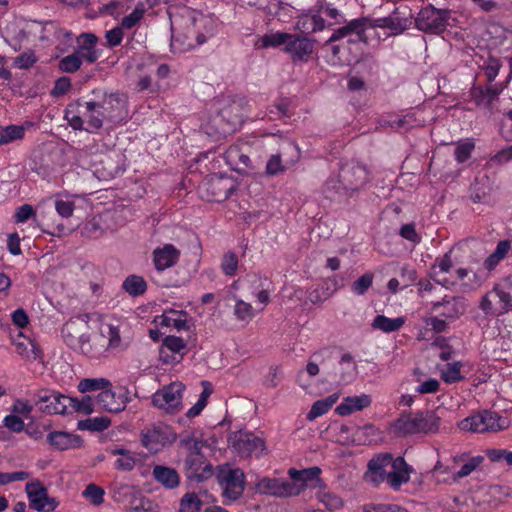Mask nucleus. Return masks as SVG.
<instances>
[{
    "label": "nucleus",
    "mask_w": 512,
    "mask_h": 512,
    "mask_svg": "<svg viewBox=\"0 0 512 512\" xmlns=\"http://www.w3.org/2000/svg\"><path fill=\"white\" fill-rule=\"evenodd\" d=\"M47 442L56 450L64 451L78 448L82 445V439L79 435H74L64 431H52L47 435Z\"/></svg>",
    "instance_id": "obj_27"
},
{
    "label": "nucleus",
    "mask_w": 512,
    "mask_h": 512,
    "mask_svg": "<svg viewBox=\"0 0 512 512\" xmlns=\"http://www.w3.org/2000/svg\"><path fill=\"white\" fill-rule=\"evenodd\" d=\"M71 88V80L68 77H60L56 80L55 85L51 91V94L55 97L65 95Z\"/></svg>",
    "instance_id": "obj_64"
},
{
    "label": "nucleus",
    "mask_w": 512,
    "mask_h": 512,
    "mask_svg": "<svg viewBox=\"0 0 512 512\" xmlns=\"http://www.w3.org/2000/svg\"><path fill=\"white\" fill-rule=\"evenodd\" d=\"M285 170L279 154L271 155L266 163V174L270 176L277 175Z\"/></svg>",
    "instance_id": "obj_61"
},
{
    "label": "nucleus",
    "mask_w": 512,
    "mask_h": 512,
    "mask_svg": "<svg viewBox=\"0 0 512 512\" xmlns=\"http://www.w3.org/2000/svg\"><path fill=\"white\" fill-rule=\"evenodd\" d=\"M359 428L355 425L341 424L337 433V441L342 444L354 442V430Z\"/></svg>",
    "instance_id": "obj_58"
},
{
    "label": "nucleus",
    "mask_w": 512,
    "mask_h": 512,
    "mask_svg": "<svg viewBox=\"0 0 512 512\" xmlns=\"http://www.w3.org/2000/svg\"><path fill=\"white\" fill-rule=\"evenodd\" d=\"M337 399H338L337 395H330L324 399L317 400L316 402H314L310 411L308 412L307 419L309 421H313L316 418L327 413L332 408V406L336 403Z\"/></svg>",
    "instance_id": "obj_42"
},
{
    "label": "nucleus",
    "mask_w": 512,
    "mask_h": 512,
    "mask_svg": "<svg viewBox=\"0 0 512 512\" xmlns=\"http://www.w3.org/2000/svg\"><path fill=\"white\" fill-rule=\"evenodd\" d=\"M296 28L303 33H314L325 28V19L319 9H311L306 14L298 17Z\"/></svg>",
    "instance_id": "obj_29"
},
{
    "label": "nucleus",
    "mask_w": 512,
    "mask_h": 512,
    "mask_svg": "<svg viewBox=\"0 0 512 512\" xmlns=\"http://www.w3.org/2000/svg\"><path fill=\"white\" fill-rule=\"evenodd\" d=\"M83 496L88 498L94 505H99L104 501V490L95 484H89L83 491Z\"/></svg>",
    "instance_id": "obj_56"
},
{
    "label": "nucleus",
    "mask_w": 512,
    "mask_h": 512,
    "mask_svg": "<svg viewBox=\"0 0 512 512\" xmlns=\"http://www.w3.org/2000/svg\"><path fill=\"white\" fill-rule=\"evenodd\" d=\"M450 19L449 11L429 6L419 12L415 25L420 31L440 34L450 25Z\"/></svg>",
    "instance_id": "obj_8"
},
{
    "label": "nucleus",
    "mask_w": 512,
    "mask_h": 512,
    "mask_svg": "<svg viewBox=\"0 0 512 512\" xmlns=\"http://www.w3.org/2000/svg\"><path fill=\"white\" fill-rule=\"evenodd\" d=\"M93 342L103 343V353L108 349H116L121 345V336L118 326L102 324L99 335L93 337Z\"/></svg>",
    "instance_id": "obj_30"
},
{
    "label": "nucleus",
    "mask_w": 512,
    "mask_h": 512,
    "mask_svg": "<svg viewBox=\"0 0 512 512\" xmlns=\"http://www.w3.org/2000/svg\"><path fill=\"white\" fill-rule=\"evenodd\" d=\"M152 475L155 481L166 489H175L180 484V476L176 469L165 465H155Z\"/></svg>",
    "instance_id": "obj_32"
},
{
    "label": "nucleus",
    "mask_w": 512,
    "mask_h": 512,
    "mask_svg": "<svg viewBox=\"0 0 512 512\" xmlns=\"http://www.w3.org/2000/svg\"><path fill=\"white\" fill-rule=\"evenodd\" d=\"M63 394L49 389H40L35 397V404L39 410L46 414H66V405L63 404Z\"/></svg>",
    "instance_id": "obj_20"
},
{
    "label": "nucleus",
    "mask_w": 512,
    "mask_h": 512,
    "mask_svg": "<svg viewBox=\"0 0 512 512\" xmlns=\"http://www.w3.org/2000/svg\"><path fill=\"white\" fill-rule=\"evenodd\" d=\"M180 252L172 245L165 244L153 251V262L158 271L174 266L179 260Z\"/></svg>",
    "instance_id": "obj_26"
},
{
    "label": "nucleus",
    "mask_w": 512,
    "mask_h": 512,
    "mask_svg": "<svg viewBox=\"0 0 512 512\" xmlns=\"http://www.w3.org/2000/svg\"><path fill=\"white\" fill-rule=\"evenodd\" d=\"M431 308L441 317L454 320L465 313L467 304L464 297L446 295L441 301L432 302Z\"/></svg>",
    "instance_id": "obj_19"
},
{
    "label": "nucleus",
    "mask_w": 512,
    "mask_h": 512,
    "mask_svg": "<svg viewBox=\"0 0 512 512\" xmlns=\"http://www.w3.org/2000/svg\"><path fill=\"white\" fill-rule=\"evenodd\" d=\"M162 347L167 348L173 353H180L186 348V343L181 337L170 335L163 339Z\"/></svg>",
    "instance_id": "obj_59"
},
{
    "label": "nucleus",
    "mask_w": 512,
    "mask_h": 512,
    "mask_svg": "<svg viewBox=\"0 0 512 512\" xmlns=\"http://www.w3.org/2000/svg\"><path fill=\"white\" fill-rule=\"evenodd\" d=\"M475 144L471 139L460 141L456 145L455 158L457 162L462 163L468 160L474 150Z\"/></svg>",
    "instance_id": "obj_51"
},
{
    "label": "nucleus",
    "mask_w": 512,
    "mask_h": 512,
    "mask_svg": "<svg viewBox=\"0 0 512 512\" xmlns=\"http://www.w3.org/2000/svg\"><path fill=\"white\" fill-rule=\"evenodd\" d=\"M37 61V58L32 51L24 52L14 59V66L19 69H28L32 67Z\"/></svg>",
    "instance_id": "obj_60"
},
{
    "label": "nucleus",
    "mask_w": 512,
    "mask_h": 512,
    "mask_svg": "<svg viewBox=\"0 0 512 512\" xmlns=\"http://www.w3.org/2000/svg\"><path fill=\"white\" fill-rule=\"evenodd\" d=\"M86 318V315L71 318L63 325L61 334L71 349L89 357H98L103 354V343L93 342Z\"/></svg>",
    "instance_id": "obj_2"
},
{
    "label": "nucleus",
    "mask_w": 512,
    "mask_h": 512,
    "mask_svg": "<svg viewBox=\"0 0 512 512\" xmlns=\"http://www.w3.org/2000/svg\"><path fill=\"white\" fill-rule=\"evenodd\" d=\"M223 489V496L231 501L239 499L244 492V472L240 468L221 466L216 474Z\"/></svg>",
    "instance_id": "obj_9"
},
{
    "label": "nucleus",
    "mask_w": 512,
    "mask_h": 512,
    "mask_svg": "<svg viewBox=\"0 0 512 512\" xmlns=\"http://www.w3.org/2000/svg\"><path fill=\"white\" fill-rule=\"evenodd\" d=\"M136 465V457L133 452L126 454L123 457H119L115 461V468L119 471H131Z\"/></svg>",
    "instance_id": "obj_62"
},
{
    "label": "nucleus",
    "mask_w": 512,
    "mask_h": 512,
    "mask_svg": "<svg viewBox=\"0 0 512 512\" xmlns=\"http://www.w3.org/2000/svg\"><path fill=\"white\" fill-rule=\"evenodd\" d=\"M485 39L488 42V46L492 48V38H508V48H512V32L504 28L499 24H490L486 30Z\"/></svg>",
    "instance_id": "obj_46"
},
{
    "label": "nucleus",
    "mask_w": 512,
    "mask_h": 512,
    "mask_svg": "<svg viewBox=\"0 0 512 512\" xmlns=\"http://www.w3.org/2000/svg\"><path fill=\"white\" fill-rule=\"evenodd\" d=\"M65 119L74 130L95 132L104 122L100 104L95 101L76 102L68 105L65 110Z\"/></svg>",
    "instance_id": "obj_3"
},
{
    "label": "nucleus",
    "mask_w": 512,
    "mask_h": 512,
    "mask_svg": "<svg viewBox=\"0 0 512 512\" xmlns=\"http://www.w3.org/2000/svg\"><path fill=\"white\" fill-rule=\"evenodd\" d=\"M479 308L486 316H501L512 310V303L500 286L496 284L481 298Z\"/></svg>",
    "instance_id": "obj_13"
},
{
    "label": "nucleus",
    "mask_w": 512,
    "mask_h": 512,
    "mask_svg": "<svg viewBox=\"0 0 512 512\" xmlns=\"http://www.w3.org/2000/svg\"><path fill=\"white\" fill-rule=\"evenodd\" d=\"M224 157L226 163L240 173L248 174L252 170L249 156L243 153L238 146H231L225 152Z\"/></svg>",
    "instance_id": "obj_31"
},
{
    "label": "nucleus",
    "mask_w": 512,
    "mask_h": 512,
    "mask_svg": "<svg viewBox=\"0 0 512 512\" xmlns=\"http://www.w3.org/2000/svg\"><path fill=\"white\" fill-rule=\"evenodd\" d=\"M170 18L173 52H187L204 44L217 32L216 21L213 17L190 8H184L180 15Z\"/></svg>",
    "instance_id": "obj_1"
},
{
    "label": "nucleus",
    "mask_w": 512,
    "mask_h": 512,
    "mask_svg": "<svg viewBox=\"0 0 512 512\" xmlns=\"http://www.w3.org/2000/svg\"><path fill=\"white\" fill-rule=\"evenodd\" d=\"M145 8L143 4H138L134 10L122 19L121 26L124 29L133 28L144 16Z\"/></svg>",
    "instance_id": "obj_53"
},
{
    "label": "nucleus",
    "mask_w": 512,
    "mask_h": 512,
    "mask_svg": "<svg viewBox=\"0 0 512 512\" xmlns=\"http://www.w3.org/2000/svg\"><path fill=\"white\" fill-rule=\"evenodd\" d=\"M25 490L28 495L30 508L39 512H50L56 508V500L48 496L47 489L40 481L27 483Z\"/></svg>",
    "instance_id": "obj_18"
},
{
    "label": "nucleus",
    "mask_w": 512,
    "mask_h": 512,
    "mask_svg": "<svg viewBox=\"0 0 512 512\" xmlns=\"http://www.w3.org/2000/svg\"><path fill=\"white\" fill-rule=\"evenodd\" d=\"M384 125L395 130H408L421 125V122L417 121L414 113H408L404 116H391L384 121Z\"/></svg>",
    "instance_id": "obj_41"
},
{
    "label": "nucleus",
    "mask_w": 512,
    "mask_h": 512,
    "mask_svg": "<svg viewBox=\"0 0 512 512\" xmlns=\"http://www.w3.org/2000/svg\"><path fill=\"white\" fill-rule=\"evenodd\" d=\"M340 177L345 190H357L365 184L368 178V173L364 166L347 165L341 169Z\"/></svg>",
    "instance_id": "obj_23"
},
{
    "label": "nucleus",
    "mask_w": 512,
    "mask_h": 512,
    "mask_svg": "<svg viewBox=\"0 0 512 512\" xmlns=\"http://www.w3.org/2000/svg\"><path fill=\"white\" fill-rule=\"evenodd\" d=\"M341 365H347V371L341 374V381L349 383L353 381L357 374V365L354 362L353 356L350 353H345L340 360Z\"/></svg>",
    "instance_id": "obj_49"
},
{
    "label": "nucleus",
    "mask_w": 512,
    "mask_h": 512,
    "mask_svg": "<svg viewBox=\"0 0 512 512\" xmlns=\"http://www.w3.org/2000/svg\"><path fill=\"white\" fill-rule=\"evenodd\" d=\"M409 470L410 467L406 462L403 467H396L395 465H392L385 480L394 490H398L403 483H407L409 481Z\"/></svg>",
    "instance_id": "obj_38"
},
{
    "label": "nucleus",
    "mask_w": 512,
    "mask_h": 512,
    "mask_svg": "<svg viewBox=\"0 0 512 512\" xmlns=\"http://www.w3.org/2000/svg\"><path fill=\"white\" fill-rule=\"evenodd\" d=\"M506 427L507 421L498 413L489 410L473 414L459 423L461 430L477 433L497 432Z\"/></svg>",
    "instance_id": "obj_6"
},
{
    "label": "nucleus",
    "mask_w": 512,
    "mask_h": 512,
    "mask_svg": "<svg viewBox=\"0 0 512 512\" xmlns=\"http://www.w3.org/2000/svg\"><path fill=\"white\" fill-rule=\"evenodd\" d=\"M228 442L233 449L242 456L259 457L266 450L264 440L252 432L236 431L228 437Z\"/></svg>",
    "instance_id": "obj_11"
},
{
    "label": "nucleus",
    "mask_w": 512,
    "mask_h": 512,
    "mask_svg": "<svg viewBox=\"0 0 512 512\" xmlns=\"http://www.w3.org/2000/svg\"><path fill=\"white\" fill-rule=\"evenodd\" d=\"M100 104V109L105 120L115 121L121 117L125 110L126 102L124 98L118 94L105 95Z\"/></svg>",
    "instance_id": "obj_25"
},
{
    "label": "nucleus",
    "mask_w": 512,
    "mask_h": 512,
    "mask_svg": "<svg viewBox=\"0 0 512 512\" xmlns=\"http://www.w3.org/2000/svg\"><path fill=\"white\" fill-rule=\"evenodd\" d=\"M237 108L235 103H230L227 99L218 100L215 103L216 115L211 117L209 121L203 125L205 133L208 135L226 136L233 133L242 118L238 113H234Z\"/></svg>",
    "instance_id": "obj_4"
},
{
    "label": "nucleus",
    "mask_w": 512,
    "mask_h": 512,
    "mask_svg": "<svg viewBox=\"0 0 512 512\" xmlns=\"http://www.w3.org/2000/svg\"><path fill=\"white\" fill-rule=\"evenodd\" d=\"M16 352L27 360H36L41 358L42 351L39 346L31 339L15 343Z\"/></svg>",
    "instance_id": "obj_43"
},
{
    "label": "nucleus",
    "mask_w": 512,
    "mask_h": 512,
    "mask_svg": "<svg viewBox=\"0 0 512 512\" xmlns=\"http://www.w3.org/2000/svg\"><path fill=\"white\" fill-rule=\"evenodd\" d=\"M363 512H408V510L396 504L371 503L363 507Z\"/></svg>",
    "instance_id": "obj_55"
},
{
    "label": "nucleus",
    "mask_w": 512,
    "mask_h": 512,
    "mask_svg": "<svg viewBox=\"0 0 512 512\" xmlns=\"http://www.w3.org/2000/svg\"><path fill=\"white\" fill-rule=\"evenodd\" d=\"M108 386H110V382L105 378H87L80 381L78 389L80 392L85 393L89 391H103Z\"/></svg>",
    "instance_id": "obj_48"
},
{
    "label": "nucleus",
    "mask_w": 512,
    "mask_h": 512,
    "mask_svg": "<svg viewBox=\"0 0 512 512\" xmlns=\"http://www.w3.org/2000/svg\"><path fill=\"white\" fill-rule=\"evenodd\" d=\"M461 366L460 362L448 363L446 370L441 373L443 381L452 384L462 380L463 377L460 372Z\"/></svg>",
    "instance_id": "obj_52"
},
{
    "label": "nucleus",
    "mask_w": 512,
    "mask_h": 512,
    "mask_svg": "<svg viewBox=\"0 0 512 512\" xmlns=\"http://www.w3.org/2000/svg\"><path fill=\"white\" fill-rule=\"evenodd\" d=\"M202 507V501L194 492L186 493L181 501L179 512H199Z\"/></svg>",
    "instance_id": "obj_47"
},
{
    "label": "nucleus",
    "mask_w": 512,
    "mask_h": 512,
    "mask_svg": "<svg viewBox=\"0 0 512 512\" xmlns=\"http://www.w3.org/2000/svg\"><path fill=\"white\" fill-rule=\"evenodd\" d=\"M321 469L319 467H311L303 470H296L294 468L289 469L288 474L291 479L294 481L301 491L305 487L315 488L318 483L321 481L320 479Z\"/></svg>",
    "instance_id": "obj_28"
},
{
    "label": "nucleus",
    "mask_w": 512,
    "mask_h": 512,
    "mask_svg": "<svg viewBox=\"0 0 512 512\" xmlns=\"http://www.w3.org/2000/svg\"><path fill=\"white\" fill-rule=\"evenodd\" d=\"M97 403L103 409L118 413L125 409L129 398L125 389H119V391H112L110 389H104L97 395Z\"/></svg>",
    "instance_id": "obj_21"
},
{
    "label": "nucleus",
    "mask_w": 512,
    "mask_h": 512,
    "mask_svg": "<svg viewBox=\"0 0 512 512\" xmlns=\"http://www.w3.org/2000/svg\"><path fill=\"white\" fill-rule=\"evenodd\" d=\"M75 53L83 62L94 63L100 57V51L96 48L98 38L92 33H82L77 38Z\"/></svg>",
    "instance_id": "obj_22"
},
{
    "label": "nucleus",
    "mask_w": 512,
    "mask_h": 512,
    "mask_svg": "<svg viewBox=\"0 0 512 512\" xmlns=\"http://www.w3.org/2000/svg\"><path fill=\"white\" fill-rule=\"evenodd\" d=\"M370 405L371 398L369 395L362 394L359 396H349L336 407V412L341 416H347L355 411L369 407Z\"/></svg>",
    "instance_id": "obj_33"
},
{
    "label": "nucleus",
    "mask_w": 512,
    "mask_h": 512,
    "mask_svg": "<svg viewBox=\"0 0 512 512\" xmlns=\"http://www.w3.org/2000/svg\"><path fill=\"white\" fill-rule=\"evenodd\" d=\"M404 323L405 319L403 317L388 318L384 315H377L371 326L373 329H378L385 333H391L398 331Z\"/></svg>",
    "instance_id": "obj_39"
},
{
    "label": "nucleus",
    "mask_w": 512,
    "mask_h": 512,
    "mask_svg": "<svg viewBox=\"0 0 512 512\" xmlns=\"http://www.w3.org/2000/svg\"><path fill=\"white\" fill-rule=\"evenodd\" d=\"M186 316L187 313L184 311L170 309L169 311L159 316V324L160 326L165 327L173 326L177 330H185L188 329Z\"/></svg>",
    "instance_id": "obj_37"
},
{
    "label": "nucleus",
    "mask_w": 512,
    "mask_h": 512,
    "mask_svg": "<svg viewBox=\"0 0 512 512\" xmlns=\"http://www.w3.org/2000/svg\"><path fill=\"white\" fill-rule=\"evenodd\" d=\"M25 135V128L21 125L0 127V146L21 140Z\"/></svg>",
    "instance_id": "obj_45"
},
{
    "label": "nucleus",
    "mask_w": 512,
    "mask_h": 512,
    "mask_svg": "<svg viewBox=\"0 0 512 512\" xmlns=\"http://www.w3.org/2000/svg\"><path fill=\"white\" fill-rule=\"evenodd\" d=\"M392 465L403 467L405 460L400 456L393 458L391 453L377 454L368 461L367 471L364 473L363 479L373 486H378L385 481L390 471L388 469H391Z\"/></svg>",
    "instance_id": "obj_7"
},
{
    "label": "nucleus",
    "mask_w": 512,
    "mask_h": 512,
    "mask_svg": "<svg viewBox=\"0 0 512 512\" xmlns=\"http://www.w3.org/2000/svg\"><path fill=\"white\" fill-rule=\"evenodd\" d=\"M75 197L68 194H57L55 196V210L63 218H68L73 214L75 206Z\"/></svg>",
    "instance_id": "obj_44"
},
{
    "label": "nucleus",
    "mask_w": 512,
    "mask_h": 512,
    "mask_svg": "<svg viewBox=\"0 0 512 512\" xmlns=\"http://www.w3.org/2000/svg\"><path fill=\"white\" fill-rule=\"evenodd\" d=\"M234 190V184L229 178L213 175L200 185L202 197L208 201L220 202L229 197Z\"/></svg>",
    "instance_id": "obj_14"
},
{
    "label": "nucleus",
    "mask_w": 512,
    "mask_h": 512,
    "mask_svg": "<svg viewBox=\"0 0 512 512\" xmlns=\"http://www.w3.org/2000/svg\"><path fill=\"white\" fill-rule=\"evenodd\" d=\"M4 426L12 432H21L24 430V421L16 415H7L3 420Z\"/></svg>",
    "instance_id": "obj_63"
},
{
    "label": "nucleus",
    "mask_w": 512,
    "mask_h": 512,
    "mask_svg": "<svg viewBox=\"0 0 512 512\" xmlns=\"http://www.w3.org/2000/svg\"><path fill=\"white\" fill-rule=\"evenodd\" d=\"M82 63L83 60L74 52L62 58L58 66L62 72L73 73L81 67Z\"/></svg>",
    "instance_id": "obj_50"
},
{
    "label": "nucleus",
    "mask_w": 512,
    "mask_h": 512,
    "mask_svg": "<svg viewBox=\"0 0 512 512\" xmlns=\"http://www.w3.org/2000/svg\"><path fill=\"white\" fill-rule=\"evenodd\" d=\"M493 191L490 179L483 175L476 178L471 188V198L474 202H486Z\"/></svg>",
    "instance_id": "obj_36"
},
{
    "label": "nucleus",
    "mask_w": 512,
    "mask_h": 512,
    "mask_svg": "<svg viewBox=\"0 0 512 512\" xmlns=\"http://www.w3.org/2000/svg\"><path fill=\"white\" fill-rule=\"evenodd\" d=\"M413 20L408 17L391 16L376 20L375 26L389 30V35H398L412 26Z\"/></svg>",
    "instance_id": "obj_34"
},
{
    "label": "nucleus",
    "mask_w": 512,
    "mask_h": 512,
    "mask_svg": "<svg viewBox=\"0 0 512 512\" xmlns=\"http://www.w3.org/2000/svg\"><path fill=\"white\" fill-rule=\"evenodd\" d=\"M184 385L179 382H173L158 390L152 396V404L164 410L167 413H175L179 411L182 402V393Z\"/></svg>",
    "instance_id": "obj_12"
},
{
    "label": "nucleus",
    "mask_w": 512,
    "mask_h": 512,
    "mask_svg": "<svg viewBox=\"0 0 512 512\" xmlns=\"http://www.w3.org/2000/svg\"><path fill=\"white\" fill-rule=\"evenodd\" d=\"M374 275L371 272H367L359 277L352 284V290L357 295H364L368 289L372 286Z\"/></svg>",
    "instance_id": "obj_54"
},
{
    "label": "nucleus",
    "mask_w": 512,
    "mask_h": 512,
    "mask_svg": "<svg viewBox=\"0 0 512 512\" xmlns=\"http://www.w3.org/2000/svg\"><path fill=\"white\" fill-rule=\"evenodd\" d=\"M122 289L130 296L136 297L146 292L147 283L143 277L133 274L125 278L122 283Z\"/></svg>",
    "instance_id": "obj_40"
},
{
    "label": "nucleus",
    "mask_w": 512,
    "mask_h": 512,
    "mask_svg": "<svg viewBox=\"0 0 512 512\" xmlns=\"http://www.w3.org/2000/svg\"><path fill=\"white\" fill-rule=\"evenodd\" d=\"M440 427V417L433 411L402 415L394 422V429L400 436L417 433H435Z\"/></svg>",
    "instance_id": "obj_5"
},
{
    "label": "nucleus",
    "mask_w": 512,
    "mask_h": 512,
    "mask_svg": "<svg viewBox=\"0 0 512 512\" xmlns=\"http://www.w3.org/2000/svg\"><path fill=\"white\" fill-rule=\"evenodd\" d=\"M183 466L186 477L191 481L203 482L213 475L212 465L204 454H187Z\"/></svg>",
    "instance_id": "obj_17"
},
{
    "label": "nucleus",
    "mask_w": 512,
    "mask_h": 512,
    "mask_svg": "<svg viewBox=\"0 0 512 512\" xmlns=\"http://www.w3.org/2000/svg\"><path fill=\"white\" fill-rule=\"evenodd\" d=\"M289 39H291L290 33L270 31L258 38L255 43V47L257 49L278 48L282 45L285 47Z\"/></svg>",
    "instance_id": "obj_35"
},
{
    "label": "nucleus",
    "mask_w": 512,
    "mask_h": 512,
    "mask_svg": "<svg viewBox=\"0 0 512 512\" xmlns=\"http://www.w3.org/2000/svg\"><path fill=\"white\" fill-rule=\"evenodd\" d=\"M314 50V43L306 37L291 34V39L284 47V51L291 56L293 60H307Z\"/></svg>",
    "instance_id": "obj_24"
},
{
    "label": "nucleus",
    "mask_w": 512,
    "mask_h": 512,
    "mask_svg": "<svg viewBox=\"0 0 512 512\" xmlns=\"http://www.w3.org/2000/svg\"><path fill=\"white\" fill-rule=\"evenodd\" d=\"M369 27L368 20L365 18H358L349 21L345 26L335 30L330 36L328 42H336L342 39H347L348 43L366 42V30Z\"/></svg>",
    "instance_id": "obj_15"
},
{
    "label": "nucleus",
    "mask_w": 512,
    "mask_h": 512,
    "mask_svg": "<svg viewBox=\"0 0 512 512\" xmlns=\"http://www.w3.org/2000/svg\"><path fill=\"white\" fill-rule=\"evenodd\" d=\"M223 272L228 276L235 275L238 268V258L234 252H227L222 260Z\"/></svg>",
    "instance_id": "obj_57"
},
{
    "label": "nucleus",
    "mask_w": 512,
    "mask_h": 512,
    "mask_svg": "<svg viewBox=\"0 0 512 512\" xmlns=\"http://www.w3.org/2000/svg\"><path fill=\"white\" fill-rule=\"evenodd\" d=\"M256 490L261 494L275 497H289L300 494L301 488L295 483L278 478L263 477L256 484Z\"/></svg>",
    "instance_id": "obj_16"
},
{
    "label": "nucleus",
    "mask_w": 512,
    "mask_h": 512,
    "mask_svg": "<svg viewBox=\"0 0 512 512\" xmlns=\"http://www.w3.org/2000/svg\"><path fill=\"white\" fill-rule=\"evenodd\" d=\"M177 434L166 425H152L141 432V443L151 453L161 451L166 445L174 443Z\"/></svg>",
    "instance_id": "obj_10"
}]
</instances>
